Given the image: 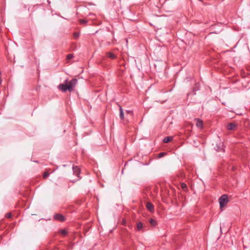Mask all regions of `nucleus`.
Masks as SVG:
<instances>
[{
    "label": "nucleus",
    "instance_id": "1",
    "mask_svg": "<svg viewBox=\"0 0 250 250\" xmlns=\"http://www.w3.org/2000/svg\"><path fill=\"white\" fill-rule=\"evenodd\" d=\"M77 83V80L73 79L70 81L66 80L63 83H62L58 86V88L62 92H66L68 90L71 91L73 90Z\"/></svg>",
    "mask_w": 250,
    "mask_h": 250
},
{
    "label": "nucleus",
    "instance_id": "2",
    "mask_svg": "<svg viewBox=\"0 0 250 250\" xmlns=\"http://www.w3.org/2000/svg\"><path fill=\"white\" fill-rule=\"evenodd\" d=\"M219 201L220 207L221 208H222L226 206L229 202L228 196L226 194L223 195L219 198Z\"/></svg>",
    "mask_w": 250,
    "mask_h": 250
},
{
    "label": "nucleus",
    "instance_id": "3",
    "mask_svg": "<svg viewBox=\"0 0 250 250\" xmlns=\"http://www.w3.org/2000/svg\"><path fill=\"white\" fill-rule=\"evenodd\" d=\"M55 219L62 222L64 221V216L60 214H56L54 216Z\"/></svg>",
    "mask_w": 250,
    "mask_h": 250
},
{
    "label": "nucleus",
    "instance_id": "4",
    "mask_svg": "<svg viewBox=\"0 0 250 250\" xmlns=\"http://www.w3.org/2000/svg\"><path fill=\"white\" fill-rule=\"evenodd\" d=\"M236 126L237 125L235 124L231 123L227 125V128L229 130H233L236 128Z\"/></svg>",
    "mask_w": 250,
    "mask_h": 250
},
{
    "label": "nucleus",
    "instance_id": "5",
    "mask_svg": "<svg viewBox=\"0 0 250 250\" xmlns=\"http://www.w3.org/2000/svg\"><path fill=\"white\" fill-rule=\"evenodd\" d=\"M146 207L147 209L148 210H149L151 212L153 211V210H154V206H153V205L151 203H150L149 202L147 203Z\"/></svg>",
    "mask_w": 250,
    "mask_h": 250
},
{
    "label": "nucleus",
    "instance_id": "6",
    "mask_svg": "<svg viewBox=\"0 0 250 250\" xmlns=\"http://www.w3.org/2000/svg\"><path fill=\"white\" fill-rule=\"evenodd\" d=\"M73 170L74 173L77 175L78 177H79V175L80 174V168L77 166H75L73 167Z\"/></svg>",
    "mask_w": 250,
    "mask_h": 250
},
{
    "label": "nucleus",
    "instance_id": "7",
    "mask_svg": "<svg viewBox=\"0 0 250 250\" xmlns=\"http://www.w3.org/2000/svg\"><path fill=\"white\" fill-rule=\"evenodd\" d=\"M196 125L197 126V127H199V128H203V122L202 121L199 120V119H196Z\"/></svg>",
    "mask_w": 250,
    "mask_h": 250
},
{
    "label": "nucleus",
    "instance_id": "8",
    "mask_svg": "<svg viewBox=\"0 0 250 250\" xmlns=\"http://www.w3.org/2000/svg\"><path fill=\"white\" fill-rule=\"evenodd\" d=\"M172 139H173V137L167 136V137H165L163 139V142L165 143H168L170 142L172 140Z\"/></svg>",
    "mask_w": 250,
    "mask_h": 250
},
{
    "label": "nucleus",
    "instance_id": "9",
    "mask_svg": "<svg viewBox=\"0 0 250 250\" xmlns=\"http://www.w3.org/2000/svg\"><path fill=\"white\" fill-rule=\"evenodd\" d=\"M106 56L108 58L112 59H114L116 57V56L112 52H107Z\"/></svg>",
    "mask_w": 250,
    "mask_h": 250
},
{
    "label": "nucleus",
    "instance_id": "10",
    "mask_svg": "<svg viewBox=\"0 0 250 250\" xmlns=\"http://www.w3.org/2000/svg\"><path fill=\"white\" fill-rule=\"evenodd\" d=\"M120 117L122 120L124 118L123 109L121 106H120Z\"/></svg>",
    "mask_w": 250,
    "mask_h": 250
},
{
    "label": "nucleus",
    "instance_id": "11",
    "mask_svg": "<svg viewBox=\"0 0 250 250\" xmlns=\"http://www.w3.org/2000/svg\"><path fill=\"white\" fill-rule=\"evenodd\" d=\"M143 224L141 222H139L138 223H137V229L138 230H140L142 229V228H143Z\"/></svg>",
    "mask_w": 250,
    "mask_h": 250
},
{
    "label": "nucleus",
    "instance_id": "12",
    "mask_svg": "<svg viewBox=\"0 0 250 250\" xmlns=\"http://www.w3.org/2000/svg\"><path fill=\"white\" fill-rule=\"evenodd\" d=\"M181 187L184 190H186L187 189V186L186 184L184 183H181Z\"/></svg>",
    "mask_w": 250,
    "mask_h": 250
},
{
    "label": "nucleus",
    "instance_id": "13",
    "mask_svg": "<svg viewBox=\"0 0 250 250\" xmlns=\"http://www.w3.org/2000/svg\"><path fill=\"white\" fill-rule=\"evenodd\" d=\"M149 222L153 226H155L156 225V221L152 219L150 220Z\"/></svg>",
    "mask_w": 250,
    "mask_h": 250
},
{
    "label": "nucleus",
    "instance_id": "14",
    "mask_svg": "<svg viewBox=\"0 0 250 250\" xmlns=\"http://www.w3.org/2000/svg\"><path fill=\"white\" fill-rule=\"evenodd\" d=\"M60 233H61V234H62V235H65L67 234V231H66V230H65V229H62V230H61V231H60Z\"/></svg>",
    "mask_w": 250,
    "mask_h": 250
},
{
    "label": "nucleus",
    "instance_id": "15",
    "mask_svg": "<svg viewBox=\"0 0 250 250\" xmlns=\"http://www.w3.org/2000/svg\"><path fill=\"white\" fill-rule=\"evenodd\" d=\"M49 175V173L48 172H45L43 175V178H47Z\"/></svg>",
    "mask_w": 250,
    "mask_h": 250
},
{
    "label": "nucleus",
    "instance_id": "16",
    "mask_svg": "<svg viewBox=\"0 0 250 250\" xmlns=\"http://www.w3.org/2000/svg\"><path fill=\"white\" fill-rule=\"evenodd\" d=\"M12 216V215L10 213H7L5 214V217L7 218H10Z\"/></svg>",
    "mask_w": 250,
    "mask_h": 250
},
{
    "label": "nucleus",
    "instance_id": "17",
    "mask_svg": "<svg viewBox=\"0 0 250 250\" xmlns=\"http://www.w3.org/2000/svg\"><path fill=\"white\" fill-rule=\"evenodd\" d=\"M73 55L72 54H69L67 56V59H68V60L73 58Z\"/></svg>",
    "mask_w": 250,
    "mask_h": 250
},
{
    "label": "nucleus",
    "instance_id": "18",
    "mask_svg": "<svg viewBox=\"0 0 250 250\" xmlns=\"http://www.w3.org/2000/svg\"><path fill=\"white\" fill-rule=\"evenodd\" d=\"M165 154L166 153L165 152H161V153H159V157L160 158L162 157L163 156H164L165 155Z\"/></svg>",
    "mask_w": 250,
    "mask_h": 250
},
{
    "label": "nucleus",
    "instance_id": "19",
    "mask_svg": "<svg viewBox=\"0 0 250 250\" xmlns=\"http://www.w3.org/2000/svg\"><path fill=\"white\" fill-rule=\"evenodd\" d=\"M126 113L127 114H130L131 115H132V114H133V112L131 110H127V111H126Z\"/></svg>",
    "mask_w": 250,
    "mask_h": 250
},
{
    "label": "nucleus",
    "instance_id": "20",
    "mask_svg": "<svg viewBox=\"0 0 250 250\" xmlns=\"http://www.w3.org/2000/svg\"><path fill=\"white\" fill-rule=\"evenodd\" d=\"M80 22L81 24H85L86 23V21L84 20H81L80 21Z\"/></svg>",
    "mask_w": 250,
    "mask_h": 250
},
{
    "label": "nucleus",
    "instance_id": "21",
    "mask_svg": "<svg viewBox=\"0 0 250 250\" xmlns=\"http://www.w3.org/2000/svg\"><path fill=\"white\" fill-rule=\"evenodd\" d=\"M79 34H78V33H74V37H75V38H78V37H79Z\"/></svg>",
    "mask_w": 250,
    "mask_h": 250
}]
</instances>
